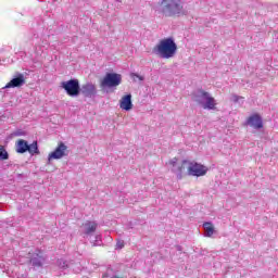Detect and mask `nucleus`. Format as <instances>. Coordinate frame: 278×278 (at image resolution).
Here are the masks:
<instances>
[{
	"label": "nucleus",
	"instance_id": "1",
	"mask_svg": "<svg viewBox=\"0 0 278 278\" xmlns=\"http://www.w3.org/2000/svg\"><path fill=\"white\" fill-rule=\"evenodd\" d=\"M185 5L184 0H160L156 11L165 18H175V16L179 17L188 14Z\"/></svg>",
	"mask_w": 278,
	"mask_h": 278
},
{
	"label": "nucleus",
	"instance_id": "2",
	"mask_svg": "<svg viewBox=\"0 0 278 278\" xmlns=\"http://www.w3.org/2000/svg\"><path fill=\"white\" fill-rule=\"evenodd\" d=\"M152 53L163 60H170L177 55V43L173 37L162 39L153 49Z\"/></svg>",
	"mask_w": 278,
	"mask_h": 278
},
{
	"label": "nucleus",
	"instance_id": "3",
	"mask_svg": "<svg viewBox=\"0 0 278 278\" xmlns=\"http://www.w3.org/2000/svg\"><path fill=\"white\" fill-rule=\"evenodd\" d=\"M193 101L203 110H216V99L210 92L202 89L193 93Z\"/></svg>",
	"mask_w": 278,
	"mask_h": 278
},
{
	"label": "nucleus",
	"instance_id": "4",
	"mask_svg": "<svg viewBox=\"0 0 278 278\" xmlns=\"http://www.w3.org/2000/svg\"><path fill=\"white\" fill-rule=\"evenodd\" d=\"M61 88L65 90L66 94L68 97H79L81 94V86L79 85V79L77 78H72L66 81L61 83Z\"/></svg>",
	"mask_w": 278,
	"mask_h": 278
},
{
	"label": "nucleus",
	"instance_id": "5",
	"mask_svg": "<svg viewBox=\"0 0 278 278\" xmlns=\"http://www.w3.org/2000/svg\"><path fill=\"white\" fill-rule=\"evenodd\" d=\"M123 83V76L116 73H108L101 80V88H117Z\"/></svg>",
	"mask_w": 278,
	"mask_h": 278
},
{
	"label": "nucleus",
	"instance_id": "6",
	"mask_svg": "<svg viewBox=\"0 0 278 278\" xmlns=\"http://www.w3.org/2000/svg\"><path fill=\"white\" fill-rule=\"evenodd\" d=\"M188 175L191 177H205L207 175V167L201 163L194 161H187Z\"/></svg>",
	"mask_w": 278,
	"mask_h": 278
},
{
	"label": "nucleus",
	"instance_id": "7",
	"mask_svg": "<svg viewBox=\"0 0 278 278\" xmlns=\"http://www.w3.org/2000/svg\"><path fill=\"white\" fill-rule=\"evenodd\" d=\"M21 264H26V262H30L34 268H41V266L45 264V256H42V253H35L28 254V257L26 261L20 260Z\"/></svg>",
	"mask_w": 278,
	"mask_h": 278
},
{
	"label": "nucleus",
	"instance_id": "8",
	"mask_svg": "<svg viewBox=\"0 0 278 278\" xmlns=\"http://www.w3.org/2000/svg\"><path fill=\"white\" fill-rule=\"evenodd\" d=\"M66 149L68 147L64 142L59 143L55 150L48 155V164H51L52 160H62L66 155Z\"/></svg>",
	"mask_w": 278,
	"mask_h": 278
},
{
	"label": "nucleus",
	"instance_id": "9",
	"mask_svg": "<svg viewBox=\"0 0 278 278\" xmlns=\"http://www.w3.org/2000/svg\"><path fill=\"white\" fill-rule=\"evenodd\" d=\"M188 164V161L184 160L178 162L177 157H174L169 161L173 173L177 174L178 179H181V173H184V165Z\"/></svg>",
	"mask_w": 278,
	"mask_h": 278
},
{
	"label": "nucleus",
	"instance_id": "10",
	"mask_svg": "<svg viewBox=\"0 0 278 278\" xmlns=\"http://www.w3.org/2000/svg\"><path fill=\"white\" fill-rule=\"evenodd\" d=\"M80 94L87 99H92L97 94V87L92 83H87L80 87Z\"/></svg>",
	"mask_w": 278,
	"mask_h": 278
},
{
	"label": "nucleus",
	"instance_id": "11",
	"mask_svg": "<svg viewBox=\"0 0 278 278\" xmlns=\"http://www.w3.org/2000/svg\"><path fill=\"white\" fill-rule=\"evenodd\" d=\"M97 227H99L97 222H85L81 226V233L84 236H92L97 231Z\"/></svg>",
	"mask_w": 278,
	"mask_h": 278
},
{
	"label": "nucleus",
	"instance_id": "12",
	"mask_svg": "<svg viewBox=\"0 0 278 278\" xmlns=\"http://www.w3.org/2000/svg\"><path fill=\"white\" fill-rule=\"evenodd\" d=\"M121 110H125V112H129L134 110V102H131V93H128L119 100Z\"/></svg>",
	"mask_w": 278,
	"mask_h": 278
},
{
	"label": "nucleus",
	"instance_id": "13",
	"mask_svg": "<svg viewBox=\"0 0 278 278\" xmlns=\"http://www.w3.org/2000/svg\"><path fill=\"white\" fill-rule=\"evenodd\" d=\"M247 124L250 125V127H253V129H262V127H264L262 117L257 114L250 116Z\"/></svg>",
	"mask_w": 278,
	"mask_h": 278
},
{
	"label": "nucleus",
	"instance_id": "14",
	"mask_svg": "<svg viewBox=\"0 0 278 278\" xmlns=\"http://www.w3.org/2000/svg\"><path fill=\"white\" fill-rule=\"evenodd\" d=\"M25 85V76L23 74H18L15 78L11 79L5 88H21V86Z\"/></svg>",
	"mask_w": 278,
	"mask_h": 278
},
{
	"label": "nucleus",
	"instance_id": "15",
	"mask_svg": "<svg viewBox=\"0 0 278 278\" xmlns=\"http://www.w3.org/2000/svg\"><path fill=\"white\" fill-rule=\"evenodd\" d=\"M29 143H27V141L21 139L17 141V148H16V152L17 153H27Z\"/></svg>",
	"mask_w": 278,
	"mask_h": 278
},
{
	"label": "nucleus",
	"instance_id": "16",
	"mask_svg": "<svg viewBox=\"0 0 278 278\" xmlns=\"http://www.w3.org/2000/svg\"><path fill=\"white\" fill-rule=\"evenodd\" d=\"M27 151L30 155H40V150L38 149V141H34L31 144H28Z\"/></svg>",
	"mask_w": 278,
	"mask_h": 278
},
{
	"label": "nucleus",
	"instance_id": "17",
	"mask_svg": "<svg viewBox=\"0 0 278 278\" xmlns=\"http://www.w3.org/2000/svg\"><path fill=\"white\" fill-rule=\"evenodd\" d=\"M203 227L206 232V237L212 238V236H214V225H212L210 222H206L203 224Z\"/></svg>",
	"mask_w": 278,
	"mask_h": 278
},
{
	"label": "nucleus",
	"instance_id": "18",
	"mask_svg": "<svg viewBox=\"0 0 278 278\" xmlns=\"http://www.w3.org/2000/svg\"><path fill=\"white\" fill-rule=\"evenodd\" d=\"M0 160L1 161L10 160V154L8 153L5 148H0Z\"/></svg>",
	"mask_w": 278,
	"mask_h": 278
},
{
	"label": "nucleus",
	"instance_id": "19",
	"mask_svg": "<svg viewBox=\"0 0 278 278\" xmlns=\"http://www.w3.org/2000/svg\"><path fill=\"white\" fill-rule=\"evenodd\" d=\"M130 78L132 79V81H144V76H141L136 73H131Z\"/></svg>",
	"mask_w": 278,
	"mask_h": 278
},
{
	"label": "nucleus",
	"instance_id": "20",
	"mask_svg": "<svg viewBox=\"0 0 278 278\" xmlns=\"http://www.w3.org/2000/svg\"><path fill=\"white\" fill-rule=\"evenodd\" d=\"M58 264H59V268H62L63 270L71 267L68 265V263L66 261H64V260H59Z\"/></svg>",
	"mask_w": 278,
	"mask_h": 278
},
{
	"label": "nucleus",
	"instance_id": "21",
	"mask_svg": "<svg viewBox=\"0 0 278 278\" xmlns=\"http://www.w3.org/2000/svg\"><path fill=\"white\" fill-rule=\"evenodd\" d=\"M7 275H9V277H13V278H26L27 275H18V274H14V271H12V274H10V269H7Z\"/></svg>",
	"mask_w": 278,
	"mask_h": 278
},
{
	"label": "nucleus",
	"instance_id": "22",
	"mask_svg": "<svg viewBox=\"0 0 278 278\" xmlns=\"http://www.w3.org/2000/svg\"><path fill=\"white\" fill-rule=\"evenodd\" d=\"M116 249H123L125 247V241L123 240H117L116 242Z\"/></svg>",
	"mask_w": 278,
	"mask_h": 278
},
{
	"label": "nucleus",
	"instance_id": "23",
	"mask_svg": "<svg viewBox=\"0 0 278 278\" xmlns=\"http://www.w3.org/2000/svg\"><path fill=\"white\" fill-rule=\"evenodd\" d=\"M240 98L238 97V96H232V101H235V103H238V100H239Z\"/></svg>",
	"mask_w": 278,
	"mask_h": 278
},
{
	"label": "nucleus",
	"instance_id": "24",
	"mask_svg": "<svg viewBox=\"0 0 278 278\" xmlns=\"http://www.w3.org/2000/svg\"><path fill=\"white\" fill-rule=\"evenodd\" d=\"M177 251H181V245L176 247Z\"/></svg>",
	"mask_w": 278,
	"mask_h": 278
},
{
	"label": "nucleus",
	"instance_id": "25",
	"mask_svg": "<svg viewBox=\"0 0 278 278\" xmlns=\"http://www.w3.org/2000/svg\"><path fill=\"white\" fill-rule=\"evenodd\" d=\"M96 238H97V240H100L101 236H97Z\"/></svg>",
	"mask_w": 278,
	"mask_h": 278
}]
</instances>
